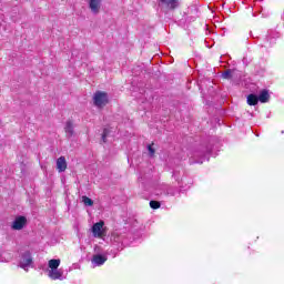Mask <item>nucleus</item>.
Segmentation results:
<instances>
[{
  "instance_id": "1",
  "label": "nucleus",
  "mask_w": 284,
  "mask_h": 284,
  "mask_svg": "<svg viewBox=\"0 0 284 284\" xmlns=\"http://www.w3.org/2000/svg\"><path fill=\"white\" fill-rule=\"evenodd\" d=\"M216 142V138L210 136L206 142L202 143L197 149L193 151L192 159H190V164L194 165V163H204V161H210V156L212 154V150L214 149V143Z\"/></svg>"
},
{
  "instance_id": "2",
  "label": "nucleus",
  "mask_w": 284,
  "mask_h": 284,
  "mask_svg": "<svg viewBox=\"0 0 284 284\" xmlns=\"http://www.w3.org/2000/svg\"><path fill=\"white\" fill-rule=\"evenodd\" d=\"M93 103L97 108H105L110 103V98L106 92L97 91L93 95Z\"/></svg>"
},
{
  "instance_id": "3",
  "label": "nucleus",
  "mask_w": 284,
  "mask_h": 284,
  "mask_svg": "<svg viewBox=\"0 0 284 284\" xmlns=\"http://www.w3.org/2000/svg\"><path fill=\"white\" fill-rule=\"evenodd\" d=\"M27 224H28V219L23 215H18L16 216L14 221L11 224V229L20 231V230H23Z\"/></svg>"
},
{
  "instance_id": "4",
  "label": "nucleus",
  "mask_w": 284,
  "mask_h": 284,
  "mask_svg": "<svg viewBox=\"0 0 284 284\" xmlns=\"http://www.w3.org/2000/svg\"><path fill=\"white\" fill-rule=\"evenodd\" d=\"M30 265H32V253L30 251H26L21 254L20 267L26 270V267H30Z\"/></svg>"
},
{
  "instance_id": "5",
  "label": "nucleus",
  "mask_w": 284,
  "mask_h": 284,
  "mask_svg": "<svg viewBox=\"0 0 284 284\" xmlns=\"http://www.w3.org/2000/svg\"><path fill=\"white\" fill-rule=\"evenodd\" d=\"M103 225H105V222L100 221L92 225L91 231L94 236V239H101L103 236Z\"/></svg>"
},
{
  "instance_id": "6",
  "label": "nucleus",
  "mask_w": 284,
  "mask_h": 284,
  "mask_svg": "<svg viewBox=\"0 0 284 284\" xmlns=\"http://www.w3.org/2000/svg\"><path fill=\"white\" fill-rule=\"evenodd\" d=\"M162 192L165 196L181 195V190H179L176 186L164 185L162 186Z\"/></svg>"
},
{
  "instance_id": "7",
  "label": "nucleus",
  "mask_w": 284,
  "mask_h": 284,
  "mask_svg": "<svg viewBox=\"0 0 284 284\" xmlns=\"http://www.w3.org/2000/svg\"><path fill=\"white\" fill-rule=\"evenodd\" d=\"M108 261V256L103 254H95L93 255L91 263L94 267H101Z\"/></svg>"
},
{
  "instance_id": "8",
  "label": "nucleus",
  "mask_w": 284,
  "mask_h": 284,
  "mask_svg": "<svg viewBox=\"0 0 284 284\" xmlns=\"http://www.w3.org/2000/svg\"><path fill=\"white\" fill-rule=\"evenodd\" d=\"M64 132L67 139H72V136H74V122L72 120L65 122Z\"/></svg>"
},
{
  "instance_id": "9",
  "label": "nucleus",
  "mask_w": 284,
  "mask_h": 284,
  "mask_svg": "<svg viewBox=\"0 0 284 284\" xmlns=\"http://www.w3.org/2000/svg\"><path fill=\"white\" fill-rule=\"evenodd\" d=\"M49 278H51L52 281H63V271L55 268L53 271H49L48 273Z\"/></svg>"
},
{
  "instance_id": "10",
  "label": "nucleus",
  "mask_w": 284,
  "mask_h": 284,
  "mask_svg": "<svg viewBox=\"0 0 284 284\" xmlns=\"http://www.w3.org/2000/svg\"><path fill=\"white\" fill-rule=\"evenodd\" d=\"M57 170L60 173L68 170V162L65 161V156H60L57 159Z\"/></svg>"
},
{
  "instance_id": "11",
  "label": "nucleus",
  "mask_w": 284,
  "mask_h": 284,
  "mask_svg": "<svg viewBox=\"0 0 284 284\" xmlns=\"http://www.w3.org/2000/svg\"><path fill=\"white\" fill-rule=\"evenodd\" d=\"M101 1L102 0H90L89 8L93 14H99V10H101Z\"/></svg>"
},
{
  "instance_id": "12",
  "label": "nucleus",
  "mask_w": 284,
  "mask_h": 284,
  "mask_svg": "<svg viewBox=\"0 0 284 284\" xmlns=\"http://www.w3.org/2000/svg\"><path fill=\"white\" fill-rule=\"evenodd\" d=\"M257 99H258L260 103H268L270 102V91L267 89L260 91Z\"/></svg>"
},
{
  "instance_id": "13",
  "label": "nucleus",
  "mask_w": 284,
  "mask_h": 284,
  "mask_svg": "<svg viewBox=\"0 0 284 284\" xmlns=\"http://www.w3.org/2000/svg\"><path fill=\"white\" fill-rule=\"evenodd\" d=\"M234 77H236V69H227L222 73V79H225L226 81H231Z\"/></svg>"
},
{
  "instance_id": "14",
  "label": "nucleus",
  "mask_w": 284,
  "mask_h": 284,
  "mask_svg": "<svg viewBox=\"0 0 284 284\" xmlns=\"http://www.w3.org/2000/svg\"><path fill=\"white\" fill-rule=\"evenodd\" d=\"M258 95L257 94H255V93H251V94H248L247 95V98H246V103L248 104V105H258Z\"/></svg>"
},
{
  "instance_id": "15",
  "label": "nucleus",
  "mask_w": 284,
  "mask_h": 284,
  "mask_svg": "<svg viewBox=\"0 0 284 284\" xmlns=\"http://www.w3.org/2000/svg\"><path fill=\"white\" fill-rule=\"evenodd\" d=\"M160 3H164V6H168L170 10H176V7L179 6V0H160Z\"/></svg>"
},
{
  "instance_id": "16",
  "label": "nucleus",
  "mask_w": 284,
  "mask_h": 284,
  "mask_svg": "<svg viewBox=\"0 0 284 284\" xmlns=\"http://www.w3.org/2000/svg\"><path fill=\"white\" fill-rule=\"evenodd\" d=\"M59 265H61V260L52 258L48 263L49 271L59 270Z\"/></svg>"
},
{
  "instance_id": "17",
  "label": "nucleus",
  "mask_w": 284,
  "mask_h": 284,
  "mask_svg": "<svg viewBox=\"0 0 284 284\" xmlns=\"http://www.w3.org/2000/svg\"><path fill=\"white\" fill-rule=\"evenodd\" d=\"M82 203L85 205V207H92V205H94V201L87 195L82 196Z\"/></svg>"
},
{
  "instance_id": "18",
  "label": "nucleus",
  "mask_w": 284,
  "mask_h": 284,
  "mask_svg": "<svg viewBox=\"0 0 284 284\" xmlns=\"http://www.w3.org/2000/svg\"><path fill=\"white\" fill-rule=\"evenodd\" d=\"M110 129L105 128L103 129V132H102V141L104 143H108V138L110 136Z\"/></svg>"
},
{
  "instance_id": "19",
  "label": "nucleus",
  "mask_w": 284,
  "mask_h": 284,
  "mask_svg": "<svg viewBox=\"0 0 284 284\" xmlns=\"http://www.w3.org/2000/svg\"><path fill=\"white\" fill-rule=\"evenodd\" d=\"M149 205L152 210H159V207H161V202L151 200Z\"/></svg>"
},
{
  "instance_id": "20",
  "label": "nucleus",
  "mask_w": 284,
  "mask_h": 284,
  "mask_svg": "<svg viewBox=\"0 0 284 284\" xmlns=\"http://www.w3.org/2000/svg\"><path fill=\"white\" fill-rule=\"evenodd\" d=\"M148 151H149V156H154L156 154V150L152 146V144H148Z\"/></svg>"
},
{
  "instance_id": "21",
  "label": "nucleus",
  "mask_w": 284,
  "mask_h": 284,
  "mask_svg": "<svg viewBox=\"0 0 284 284\" xmlns=\"http://www.w3.org/2000/svg\"><path fill=\"white\" fill-rule=\"evenodd\" d=\"M243 63H247V58H243Z\"/></svg>"
}]
</instances>
